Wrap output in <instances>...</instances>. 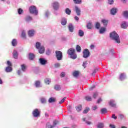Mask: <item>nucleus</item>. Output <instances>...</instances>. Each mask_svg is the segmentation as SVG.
Masks as SVG:
<instances>
[{
  "label": "nucleus",
  "instance_id": "f257e3e1",
  "mask_svg": "<svg viewBox=\"0 0 128 128\" xmlns=\"http://www.w3.org/2000/svg\"><path fill=\"white\" fill-rule=\"evenodd\" d=\"M67 54L72 60H76L78 58V54L76 53V50L73 48H69L67 51Z\"/></svg>",
  "mask_w": 128,
  "mask_h": 128
},
{
  "label": "nucleus",
  "instance_id": "f03ea898",
  "mask_svg": "<svg viewBox=\"0 0 128 128\" xmlns=\"http://www.w3.org/2000/svg\"><path fill=\"white\" fill-rule=\"evenodd\" d=\"M110 38L113 40H114L117 44H120V36L116 32H113L110 34Z\"/></svg>",
  "mask_w": 128,
  "mask_h": 128
},
{
  "label": "nucleus",
  "instance_id": "7ed1b4c3",
  "mask_svg": "<svg viewBox=\"0 0 128 128\" xmlns=\"http://www.w3.org/2000/svg\"><path fill=\"white\" fill-rule=\"evenodd\" d=\"M36 48L39 50V52L40 54H44V46H40V42H37L36 44Z\"/></svg>",
  "mask_w": 128,
  "mask_h": 128
},
{
  "label": "nucleus",
  "instance_id": "20e7f679",
  "mask_svg": "<svg viewBox=\"0 0 128 128\" xmlns=\"http://www.w3.org/2000/svg\"><path fill=\"white\" fill-rule=\"evenodd\" d=\"M29 10L30 14H34L35 16H38V10H36V7L34 6H30Z\"/></svg>",
  "mask_w": 128,
  "mask_h": 128
},
{
  "label": "nucleus",
  "instance_id": "39448f33",
  "mask_svg": "<svg viewBox=\"0 0 128 128\" xmlns=\"http://www.w3.org/2000/svg\"><path fill=\"white\" fill-rule=\"evenodd\" d=\"M56 56L58 60H62V52L60 51H56Z\"/></svg>",
  "mask_w": 128,
  "mask_h": 128
},
{
  "label": "nucleus",
  "instance_id": "423d86ee",
  "mask_svg": "<svg viewBox=\"0 0 128 128\" xmlns=\"http://www.w3.org/2000/svg\"><path fill=\"white\" fill-rule=\"evenodd\" d=\"M90 54L88 49L84 50L83 51V58H87L90 56Z\"/></svg>",
  "mask_w": 128,
  "mask_h": 128
},
{
  "label": "nucleus",
  "instance_id": "0eeeda50",
  "mask_svg": "<svg viewBox=\"0 0 128 128\" xmlns=\"http://www.w3.org/2000/svg\"><path fill=\"white\" fill-rule=\"evenodd\" d=\"M32 114L34 118H38L40 116V112L38 110V109L36 108L32 112Z\"/></svg>",
  "mask_w": 128,
  "mask_h": 128
},
{
  "label": "nucleus",
  "instance_id": "6e6552de",
  "mask_svg": "<svg viewBox=\"0 0 128 128\" xmlns=\"http://www.w3.org/2000/svg\"><path fill=\"white\" fill-rule=\"evenodd\" d=\"M52 6L53 8L55 10H58L60 8V4H58V2H55L52 3Z\"/></svg>",
  "mask_w": 128,
  "mask_h": 128
},
{
  "label": "nucleus",
  "instance_id": "1a4fd4ad",
  "mask_svg": "<svg viewBox=\"0 0 128 128\" xmlns=\"http://www.w3.org/2000/svg\"><path fill=\"white\" fill-rule=\"evenodd\" d=\"M74 10L77 14V16H80V9L78 7V6H75Z\"/></svg>",
  "mask_w": 128,
  "mask_h": 128
},
{
  "label": "nucleus",
  "instance_id": "9d476101",
  "mask_svg": "<svg viewBox=\"0 0 128 128\" xmlns=\"http://www.w3.org/2000/svg\"><path fill=\"white\" fill-rule=\"evenodd\" d=\"M40 64H42V66H44V64H46V62H48V61L42 58H40Z\"/></svg>",
  "mask_w": 128,
  "mask_h": 128
},
{
  "label": "nucleus",
  "instance_id": "9b49d317",
  "mask_svg": "<svg viewBox=\"0 0 128 128\" xmlns=\"http://www.w3.org/2000/svg\"><path fill=\"white\" fill-rule=\"evenodd\" d=\"M128 23L126 22H123L121 24V28H122L126 29V28H128Z\"/></svg>",
  "mask_w": 128,
  "mask_h": 128
},
{
  "label": "nucleus",
  "instance_id": "f8f14e48",
  "mask_svg": "<svg viewBox=\"0 0 128 128\" xmlns=\"http://www.w3.org/2000/svg\"><path fill=\"white\" fill-rule=\"evenodd\" d=\"M109 104L112 108H116V104L114 102V100H111L109 102Z\"/></svg>",
  "mask_w": 128,
  "mask_h": 128
},
{
  "label": "nucleus",
  "instance_id": "ddd939ff",
  "mask_svg": "<svg viewBox=\"0 0 128 128\" xmlns=\"http://www.w3.org/2000/svg\"><path fill=\"white\" fill-rule=\"evenodd\" d=\"M34 30H30L28 32V36H30V38L32 36H34Z\"/></svg>",
  "mask_w": 128,
  "mask_h": 128
},
{
  "label": "nucleus",
  "instance_id": "4468645a",
  "mask_svg": "<svg viewBox=\"0 0 128 128\" xmlns=\"http://www.w3.org/2000/svg\"><path fill=\"white\" fill-rule=\"evenodd\" d=\"M13 58L15 59L18 58V52L16 50H14L12 52Z\"/></svg>",
  "mask_w": 128,
  "mask_h": 128
},
{
  "label": "nucleus",
  "instance_id": "2eb2a0df",
  "mask_svg": "<svg viewBox=\"0 0 128 128\" xmlns=\"http://www.w3.org/2000/svg\"><path fill=\"white\" fill-rule=\"evenodd\" d=\"M119 78L120 80H124L126 78V74H124V73H122L120 76Z\"/></svg>",
  "mask_w": 128,
  "mask_h": 128
},
{
  "label": "nucleus",
  "instance_id": "dca6fc26",
  "mask_svg": "<svg viewBox=\"0 0 128 128\" xmlns=\"http://www.w3.org/2000/svg\"><path fill=\"white\" fill-rule=\"evenodd\" d=\"M102 22L104 26H106L108 24V21L106 20L103 19L102 20Z\"/></svg>",
  "mask_w": 128,
  "mask_h": 128
},
{
  "label": "nucleus",
  "instance_id": "f3484780",
  "mask_svg": "<svg viewBox=\"0 0 128 128\" xmlns=\"http://www.w3.org/2000/svg\"><path fill=\"white\" fill-rule=\"evenodd\" d=\"M68 30H69L70 32H74V26H72V24H70L68 25Z\"/></svg>",
  "mask_w": 128,
  "mask_h": 128
},
{
  "label": "nucleus",
  "instance_id": "a211bd4d",
  "mask_svg": "<svg viewBox=\"0 0 128 128\" xmlns=\"http://www.w3.org/2000/svg\"><path fill=\"white\" fill-rule=\"evenodd\" d=\"M110 14L112 16H114V14H116V8H112L110 10Z\"/></svg>",
  "mask_w": 128,
  "mask_h": 128
},
{
  "label": "nucleus",
  "instance_id": "6ab92c4d",
  "mask_svg": "<svg viewBox=\"0 0 128 128\" xmlns=\"http://www.w3.org/2000/svg\"><path fill=\"white\" fill-rule=\"evenodd\" d=\"M73 2L75 4H80L82 2V0H73Z\"/></svg>",
  "mask_w": 128,
  "mask_h": 128
},
{
  "label": "nucleus",
  "instance_id": "aec40b11",
  "mask_svg": "<svg viewBox=\"0 0 128 128\" xmlns=\"http://www.w3.org/2000/svg\"><path fill=\"white\" fill-rule=\"evenodd\" d=\"M12 70V68L10 66H7L6 68V72H10Z\"/></svg>",
  "mask_w": 128,
  "mask_h": 128
},
{
  "label": "nucleus",
  "instance_id": "412c9836",
  "mask_svg": "<svg viewBox=\"0 0 128 128\" xmlns=\"http://www.w3.org/2000/svg\"><path fill=\"white\" fill-rule=\"evenodd\" d=\"M78 36H84V32L82 30H78Z\"/></svg>",
  "mask_w": 128,
  "mask_h": 128
},
{
  "label": "nucleus",
  "instance_id": "4be33fe9",
  "mask_svg": "<svg viewBox=\"0 0 128 128\" xmlns=\"http://www.w3.org/2000/svg\"><path fill=\"white\" fill-rule=\"evenodd\" d=\"M86 28L88 30H92V22H88L86 25Z\"/></svg>",
  "mask_w": 128,
  "mask_h": 128
},
{
  "label": "nucleus",
  "instance_id": "5701e85b",
  "mask_svg": "<svg viewBox=\"0 0 128 128\" xmlns=\"http://www.w3.org/2000/svg\"><path fill=\"white\" fill-rule=\"evenodd\" d=\"M34 58V54L32 53L29 54V60H32Z\"/></svg>",
  "mask_w": 128,
  "mask_h": 128
},
{
  "label": "nucleus",
  "instance_id": "b1692460",
  "mask_svg": "<svg viewBox=\"0 0 128 128\" xmlns=\"http://www.w3.org/2000/svg\"><path fill=\"white\" fill-rule=\"evenodd\" d=\"M12 46H16L18 44V42H16V40L13 39L12 42Z\"/></svg>",
  "mask_w": 128,
  "mask_h": 128
},
{
  "label": "nucleus",
  "instance_id": "393cba45",
  "mask_svg": "<svg viewBox=\"0 0 128 128\" xmlns=\"http://www.w3.org/2000/svg\"><path fill=\"white\" fill-rule=\"evenodd\" d=\"M21 68L23 72H26V64H22L21 65Z\"/></svg>",
  "mask_w": 128,
  "mask_h": 128
},
{
  "label": "nucleus",
  "instance_id": "a878e982",
  "mask_svg": "<svg viewBox=\"0 0 128 128\" xmlns=\"http://www.w3.org/2000/svg\"><path fill=\"white\" fill-rule=\"evenodd\" d=\"M79 74H80V72H78V71H75L73 72V76L75 78L78 76Z\"/></svg>",
  "mask_w": 128,
  "mask_h": 128
},
{
  "label": "nucleus",
  "instance_id": "bb28decb",
  "mask_svg": "<svg viewBox=\"0 0 128 128\" xmlns=\"http://www.w3.org/2000/svg\"><path fill=\"white\" fill-rule=\"evenodd\" d=\"M54 88L56 90H60V85L56 84L54 86Z\"/></svg>",
  "mask_w": 128,
  "mask_h": 128
},
{
  "label": "nucleus",
  "instance_id": "cd10ccee",
  "mask_svg": "<svg viewBox=\"0 0 128 128\" xmlns=\"http://www.w3.org/2000/svg\"><path fill=\"white\" fill-rule=\"evenodd\" d=\"M65 12H66V14L70 15V13L72 12V10H70V8H67L65 10Z\"/></svg>",
  "mask_w": 128,
  "mask_h": 128
},
{
  "label": "nucleus",
  "instance_id": "c85d7f7f",
  "mask_svg": "<svg viewBox=\"0 0 128 128\" xmlns=\"http://www.w3.org/2000/svg\"><path fill=\"white\" fill-rule=\"evenodd\" d=\"M104 123H102V122L98 123L97 125L98 128H104Z\"/></svg>",
  "mask_w": 128,
  "mask_h": 128
},
{
  "label": "nucleus",
  "instance_id": "c756f323",
  "mask_svg": "<svg viewBox=\"0 0 128 128\" xmlns=\"http://www.w3.org/2000/svg\"><path fill=\"white\" fill-rule=\"evenodd\" d=\"M61 24H62V26H66V19L62 18Z\"/></svg>",
  "mask_w": 128,
  "mask_h": 128
},
{
  "label": "nucleus",
  "instance_id": "7c9ffc66",
  "mask_svg": "<svg viewBox=\"0 0 128 128\" xmlns=\"http://www.w3.org/2000/svg\"><path fill=\"white\" fill-rule=\"evenodd\" d=\"M76 50L78 52H82V48H80V46L79 45L76 46Z\"/></svg>",
  "mask_w": 128,
  "mask_h": 128
},
{
  "label": "nucleus",
  "instance_id": "2f4dec72",
  "mask_svg": "<svg viewBox=\"0 0 128 128\" xmlns=\"http://www.w3.org/2000/svg\"><path fill=\"white\" fill-rule=\"evenodd\" d=\"M84 99L87 100V102H91L92 100V97L90 96H86L84 97Z\"/></svg>",
  "mask_w": 128,
  "mask_h": 128
},
{
  "label": "nucleus",
  "instance_id": "473e14b6",
  "mask_svg": "<svg viewBox=\"0 0 128 128\" xmlns=\"http://www.w3.org/2000/svg\"><path fill=\"white\" fill-rule=\"evenodd\" d=\"M56 102V98H50L48 100V102L52 103V102Z\"/></svg>",
  "mask_w": 128,
  "mask_h": 128
},
{
  "label": "nucleus",
  "instance_id": "72a5a7b5",
  "mask_svg": "<svg viewBox=\"0 0 128 128\" xmlns=\"http://www.w3.org/2000/svg\"><path fill=\"white\" fill-rule=\"evenodd\" d=\"M26 22H30V20H32V18L30 16H27L26 18Z\"/></svg>",
  "mask_w": 128,
  "mask_h": 128
},
{
  "label": "nucleus",
  "instance_id": "f704fd0d",
  "mask_svg": "<svg viewBox=\"0 0 128 128\" xmlns=\"http://www.w3.org/2000/svg\"><path fill=\"white\" fill-rule=\"evenodd\" d=\"M104 32H106V28H101L100 30V34H104Z\"/></svg>",
  "mask_w": 128,
  "mask_h": 128
},
{
  "label": "nucleus",
  "instance_id": "c9c22d12",
  "mask_svg": "<svg viewBox=\"0 0 128 128\" xmlns=\"http://www.w3.org/2000/svg\"><path fill=\"white\" fill-rule=\"evenodd\" d=\"M82 105H79L78 106L76 107V110L78 112H80V110H82Z\"/></svg>",
  "mask_w": 128,
  "mask_h": 128
},
{
  "label": "nucleus",
  "instance_id": "e433bc0d",
  "mask_svg": "<svg viewBox=\"0 0 128 128\" xmlns=\"http://www.w3.org/2000/svg\"><path fill=\"white\" fill-rule=\"evenodd\" d=\"M101 114H106L107 112L106 108H103L101 109Z\"/></svg>",
  "mask_w": 128,
  "mask_h": 128
},
{
  "label": "nucleus",
  "instance_id": "4c0bfd02",
  "mask_svg": "<svg viewBox=\"0 0 128 128\" xmlns=\"http://www.w3.org/2000/svg\"><path fill=\"white\" fill-rule=\"evenodd\" d=\"M123 16L125 18H128V11H124L123 13Z\"/></svg>",
  "mask_w": 128,
  "mask_h": 128
},
{
  "label": "nucleus",
  "instance_id": "58836bf2",
  "mask_svg": "<svg viewBox=\"0 0 128 128\" xmlns=\"http://www.w3.org/2000/svg\"><path fill=\"white\" fill-rule=\"evenodd\" d=\"M40 84V81H36L35 82V86L36 88H38Z\"/></svg>",
  "mask_w": 128,
  "mask_h": 128
},
{
  "label": "nucleus",
  "instance_id": "ea45409f",
  "mask_svg": "<svg viewBox=\"0 0 128 128\" xmlns=\"http://www.w3.org/2000/svg\"><path fill=\"white\" fill-rule=\"evenodd\" d=\"M54 128V126L50 125V124H46V128Z\"/></svg>",
  "mask_w": 128,
  "mask_h": 128
},
{
  "label": "nucleus",
  "instance_id": "a19ab883",
  "mask_svg": "<svg viewBox=\"0 0 128 128\" xmlns=\"http://www.w3.org/2000/svg\"><path fill=\"white\" fill-rule=\"evenodd\" d=\"M96 28H97V30H98V28H100V24L98 22H97L96 23Z\"/></svg>",
  "mask_w": 128,
  "mask_h": 128
},
{
  "label": "nucleus",
  "instance_id": "79ce46f5",
  "mask_svg": "<svg viewBox=\"0 0 128 128\" xmlns=\"http://www.w3.org/2000/svg\"><path fill=\"white\" fill-rule=\"evenodd\" d=\"M45 83H46V84H50V80L46 78L44 80Z\"/></svg>",
  "mask_w": 128,
  "mask_h": 128
},
{
  "label": "nucleus",
  "instance_id": "37998d69",
  "mask_svg": "<svg viewBox=\"0 0 128 128\" xmlns=\"http://www.w3.org/2000/svg\"><path fill=\"white\" fill-rule=\"evenodd\" d=\"M24 12V10H22V8H20L18 9V14H22Z\"/></svg>",
  "mask_w": 128,
  "mask_h": 128
},
{
  "label": "nucleus",
  "instance_id": "c03bdc74",
  "mask_svg": "<svg viewBox=\"0 0 128 128\" xmlns=\"http://www.w3.org/2000/svg\"><path fill=\"white\" fill-rule=\"evenodd\" d=\"M98 96V92H95L93 94V98H96V96Z\"/></svg>",
  "mask_w": 128,
  "mask_h": 128
},
{
  "label": "nucleus",
  "instance_id": "a18cd8bd",
  "mask_svg": "<svg viewBox=\"0 0 128 128\" xmlns=\"http://www.w3.org/2000/svg\"><path fill=\"white\" fill-rule=\"evenodd\" d=\"M90 111V108H86L84 111H83V114H88V112Z\"/></svg>",
  "mask_w": 128,
  "mask_h": 128
},
{
  "label": "nucleus",
  "instance_id": "49530a36",
  "mask_svg": "<svg viewBox=\"0 0 128 128\" xmlns=\"http://www.w3.org/2000/svg\"><path fill=\"white\" fill-rule=\"evenodd\" d=\"M58 124V121L56 120H54L53 122V125L52 126H54H54H56V124Z\"/></svg>",
  "mask_w": 128,
  "mask_h": 128
},
{
  "label": "nucleus",
  "instance_id": "de8ad7c7",
  "mask_svg": "<svg viewBox=\"0 0 128 128\" xmlns=\"http://www.w3.org/2000/svg\"><path fill=\"white\" fill-rule=\"evenodd\" d=\"M22 36L24 38H26V32H24V31H22Z\"/></svg>",
  "mask_w": 128,
  "mask_h": 128
},
{
  "label": "nucleus",
  "instance_id": "09e8293b",
  "mask_svg": "<svg viewBox=\"0 0 128 128\" xmlns=\"http://www.w3.org/2000/svg\"><path fill=\"white\" fill-rule=\"evenodd\" d=\"M66 97H64L60 102H59V104H62L63 102H64V100H66Z\"/></svg>",
  "mask_w": 128,
  "mask_h": 128
},
{
  "label": "nucleus",
  "instance_id": "8fccbe9b",
  "mask_svg": "<svg viewBox=\"0 0 128 128\" xmlns=\"http://www.w3.org/2000/svg\"><path fill=\"white\" fill-rule=\"evenodd\" d=\"M65 76H66V73H64V72H62L60 74L61 78H64Z\"/></svg>",
  "mask_w": 128,
  "mask_h": 128
},
{
  "label": "nucleus",
  "instance_id": "3c124183",
  "mask_svg": "<svg viewBox=\"0 0 128 128\" xmlns=\"http://www.w3.org/2000/svg\"><path fill=\"white\" fill-rule=\"evenodd\" d=\"M114 0H108V3L109 4H114Z\"/></svg>",
  "mask_w": 128,
  "mask_h": 128
},
{
  "label": "nucleus",
  "instance_id": "603ef678",
  "mask_svg": "<svg viewBox=\"0 0 128 128\" xmlns=\"http://www.w3.org/2000/svg\"><path fill=\"white\" fill-rule=\"evenodd\" d=\"M7 64H8V66H12V62H10V60L7 61Z\"/></svg>",
  "mask_w": 128,
  "mask_h": 128
},
{
  "label": "nucleus",
  "instance_id": "864d4df0",
  "mask_svg": "<svg viewBox=\"0 0 128 128\" xmlns=\"http://www.w3.org/2000/svg\"><path fill=\"white\" fill-rule=\"evenodd\" d=\"M60 64L59 63H56L54 64L55 68H60Z\"/></svg>",
  "mask_w": 128,
  "mask_h": 128
},
{
  "label": "nucleus",
  "instance_id": "5fc2aeb1",
  "mask_svg": "<svg viewBox=\"0 0 128 128\" xmlns=\"http://www.w3.org/2000/svg\"><path fill=\"white\" fill-rule=\"evenodd\" d=\"M112 118H114V120H116V118H118V117L116 116V114H113L112 115Z\"/></svg>",
  "mask_w": 128,
  "mask_h": 128
},
{
  "label": "nucleus",
  "instance_id": "6e6d98bb",
  "mask_svg": "<svg viewBox=\"0 0 128 128\" xmlns=\"http://www.w3.org/2000/svg\"><path fill=\"white\" fill-rule=\"evenodd\" d=\"M98 109V106H96L92 108V110H96Z\"/></svg>",
  "mask_w": 128,
  "mask_h": 128
},
{
  "label": "nucleus",
  "instance_id": "4d7b16f0",
  "mask_svg": "<svg viewBox=\"0 0 128 128\" xmlns=\"http://www.w3.org/2000/svg\"><path fill=\"white\" fill-rule=\"evenodd\" d=\"M110 128H116V126H114V124H110Z\"/></svg>",
  "mask_w": 128,
  "mask_h": 128
},
{
  "label": "nucleus",
  "instance_id": "13d9d810",
  "mask_svg": "<svg viewBox=\"0 0 128 128\" xmlns=\"http://www.w3.org/2000/svg\"><path fill=\"white\" fill-rule=\"evenodd\" d=\"M102 98H100L99 99H98V101H97V104H100V102H102Z\"/></svg>",
  "mask_w": 128,
  "mask_h": 128
},
{
  "label": "nucleus",
  "instance_id": "bf43d9fd",
  "mask_svg": "<svg viewBox=\"0 0 128 128\" xmlns=\"http://www.w3.org/2000/svg\"><path fill=\"white\" fill-rule=\"evenodd\" d=\"M96 70H98L96 69H95L93 72L92 73V76H94V74H96Z\"/></svg>",
  "mask_w": 128,
  "mask_h": 128
},
{
  "label": "nucleus",
  "instance_id": "052dcab7",
  "mask_svg": "<svg viewBox=\"0 0 128 128\" xmlns=\"http://www.w3.org/2000/svg\"><path fill=\"white\" fill-rule=\"evenodd\" d=\"M119 118H120V120H122L124 118V115L120 114L119 116Z\"/></svg>",
  "mask_w": 128,
  "mask_h": 128
},
{
  "label": "nucleus",
  "instance_id": "680f3d73",
  "mask_svg": "<svg viewBox=\"0 0 128 128\" xmlns=\"http://www.w3.org/2000/svg\"><path fill=\"white\" fill-rule=\"evenodd\" d=\"M41 102H42V104H44V102H46V100L44 98L41 99Z\"/></svg>",
  "mask_w": 128,
  "mask_h": 128
},
{
  "label": "nucleus",
  "instance_id": "e2e57ef3",
  "mask_svg": "<svg viewBox=\"0 0 128 128\" xmlns=\"http://www.w3.org/2000/svg\"><path fill=\"white\" fill-rule=\"evenodd\" d=\"M86 62H84L82 66H84V68H86Z\"/></svg>",
  "mask_w": 128,
  "mask_h": 128
},
{
  "label": "nucleus",
  "instance_id": "0e129e2a",
  "mask_svg": "<svg viewBox=\"0 0 128 128\" xmlns=\"http://www.w3.org/2000/svg\"><path fill=\"white\" fill-rule=\"evenodd\" d=\"M20 74H22L20 70H18V74L20 76Z\"/></svg>",
  "mask_w": 128,
  "mask_h": 128
},
{
  "label": "nucleus",
  "instance_id": "69168bd1",
  "mask_svg": "<svg viewBox=\"0 0 128 128\" xmlns=\"http://www.w3.org/2000/svg\"><path fill=\"white\" fill-rule=\"evenodd\" d=\"M74 18H75V20H79V18H78V16H76L74 17Z\"/></svg>",
  "mask_w": 128,
  "mask_h": 128
},
{
  "label": "nucleus",
  "instance_id": "338daca9",
  "mask_svg": "<svg viewBox=\"0 0 128 128\" xmlns=\"http://www.w3.org/2000/svg\"><path fill=\"white\" fill-rule=\"evenodd\" d=\"M94 48V44H92L90 46V48L92 50Z\"/></svg>",
  "mask_w": 128,
  "mask_h": 128
},
{
  "label": "nucleus",
  "instance_id": "774afa93",
  "mask_svg": "<svg viewBox=\"0 0 128 128\" xmlns=\"http://www.w3.org/2000/svg\"><path fill=\"white\" fill-rule=\"evenodd\" d=\"M96 88V86H92L90 88V89L91 90H92L93 88Z\"/></svg>",
  "mask_w": 128,
  "mask_h": 128
}]
</instances>
